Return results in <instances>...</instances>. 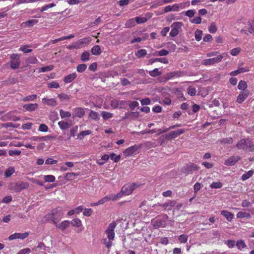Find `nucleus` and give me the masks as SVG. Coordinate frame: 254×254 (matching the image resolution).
<instances>
[{"label":"nucleus","mask_w":254,"mask_h":254,"mask_svg":"<svg viewBox=\"0 0 254 254\" xmlns=\"http://www.w3.org/2000/svg\"><path fill=\"white\" fill-rule=\"evenodd\" d=\"M236 147L239 150L254 152V144L249 138H243L239 140L236 144Z\"/></svg>","instance_id":"f257e3e1"},{"label":"nucleus","mask_w":254,"mask_h":254,"mask_svg":"<svg viewBox=\"0 0 254 254\" xmlns=\"http://www.w3.org/2000/svg\"><path fill=\"white\" fill-rule=\"evenodd\" d=\"M29 184L23 182H17L15 183H11L8 186V189L14 192H19L22 190L29 187Z\"/></svg>","instance_id":"f03ea898"},{"label":"nucleus","mask_w":254,"mask_h":254,"mask_svg":"<svg viewBox=\"0 0 254 254\" xmlns=\"http://www.w3.org/2000/svg\"><path fill=\"white\" fill-rule=\"evenodd\" d=\"M199 167L195 164L192 163H189L184 166L182 169V172L186 175L191 174L197 171Z\"/></svg>","instance_id":"7ed1b4c3"},{"label":"nucleus","mask_w":254,"mask_h":254,"mask_svg":"<svg viewBox=\"0 0 254 254\" xmlns=\"http://www.w3.org/2000/svg\"><path fill=\"white\" fill-rule=\"evenodd\" d=\"M117 226L116 222H112L110 223L105 231V233L107 235L108 239L110 240H113L115 238V229Z\"/></svg>","instance_id":"20e7f679"},{"label":"nucleus","mask_w":254,"mask_h":254,"mask_svg":"<svg viewBox=\"0 0 254 254\" xmlns=\"http://www.w3.org/2000/svg\"><path fill=\"white\" fill-rule=\"evenodd\" d=\"M133 185H126L122 187L121 191L116 194L117 198H121L124 195H129L133 191Z\"/></svg>","instance_id":"39448f33"},{"label":"nucleus","mask_w":254,"mask_h":254,"mask_svg":"<svg viewBox=\"0 0 254 254\" xmlns=\"http://www.w3.org/2000/svg\"><path fill=\"white\" fill-rule=\"evenodd\" d=\"M183 25V23L180 22H175L173 23L171 27L172 29L169 33V35L172 37H174L177 36L179 33V29H181Z\"/></svg>","instance_id":"423d86ee"},{"label":"nucleus","mask_w":254,"mask_h":254,"mask_svg":"<svg viewBox=\"0 0 254 254\" xmlns=\"http://www.w3.org/2000/svg\"><path fill=\"white\" fill-rule=\"evenodd\" d=\"M223 57L222 55H218L217 57L205 59L202 61V64L204 65H210L220 62Z\"/></svg>","instance_id":"0eeeda50"},{"label":"nucleus","mask_w":254,"mask_h":254,"mask_svg":"<svg viewBox=\"0 0 254 254\" xmlns=\"http://www.w3.org/2000/svg\"><path fill=\"white\" fill-rule=\"evenodd\" d=\"M185 132V129H179L177 130L170 131L165 135V138L167 139H171L175 138L180 135L183 134Z\"/></svg>","instance_id":"6e6552de"},{"label":"nucleus","mask_w":254,"mask_h":254,"mask_svg":"<svg viewBox=\"0 0 254 254\" xmlns=\"http://www.w3.org/2000/svg\"><path fill=\"white\" fill-rule=\"evenodd\" d=\"M176 204V201L175 200H169L168 202L163 203L162 204H160L159 203L157 204H155L152 206V207L155 208L156 206H161L164 210L168 208V210H171V208L173 207H175V204Z\"/></svg>","instance_id":"1a4fd4ad"},{"label":"nucleus","mask_w":254,"mask_h":254,"mask_svg":"<svg viewBox=\"0 0 254 254\" xmlns=\"http://www.w3.org/2000/svg\"><path fill=\"white\" fill-rule=\"evenodd\" d=\"M29 235V233L28 232H25L24 233H15L13 234L10 235L8 239L9 241H12L14 239H21L23 240L27 238Z\"/></svg>","instance_id":"9d476101"},{"label":"nucleus","mask_w":254,"mask_h":254,"mask_svg":"<svg viewBox=\"0 0 254 254\" xmlns=\"http://www.w3.org/2000/svg\"><path fill=\"white\" fill-rule=\"evenodd\" d=\"M51 212H52V215L55 217L57 222L61 219L63 215L62 209L60 207L54 208L52 209Z\"/></svg>","instance_id":"9b49d317"},{"label":"nucleus","mask_w":254,"mask_h":254,"mask_svg":"<svg viewBox=\"0 0 254 254\" xmlns=\"http://www.w3.org/2000/svg\"><path fill=\"white\" fill-rule=\"evenodd\" d=\"M117 199H118V198H117L116 194H110L108 195L103 197L102 198L100 199L98 201V203L101 205V204H103L105 203H106V202L109 201L111 200H112L113 201H115Z\"/></svg>","instance_id":"f8f14e48"},{"label":"nucleus","mask_w":254,"mask_h":254,"mask_svg":"<svg viewBox=\"0 0 254 254\" xmlns=\"http://www.w3.org/2000/svg\"><path fill=\"white\" fill-rule=\"evenodd\" d=\"M240 159V157L239 156H232L225 161L224 164L228 166H233Z\"/></svg>","instance_id":"ddd939ff"},{"label":"nucleus","mask_w":254,"mask_h":254,"mask_svg":"<svg viewBox=\"0 0 254 254\" xmlns=\"http://www.w3.org/2000/svg\"><path fill=\"white\" fill-rule=\"evenodd\" d=\"M153 228L158 229L160 227H165L166 222L164 220L157 219L156 220H152L151 221Z\"/></svg>","instance_id":"4468645a"},{"label":"nucleus","mask_w":254,"mask_h":254,"mask_svg":"<svg viewBox=\"0 0 254 254\" xmlns=\"http://www.w3.org/2000/svg\"><path fill=\"white\" fill-rule=\"evenodd\" d=\"M69 225L70 222L67 220H65L60 224L57 223L55 226L57 229H60L61 231H64L69 226Z\"/></svg>","instance_id":"2eb2a0df"},{"label":"nucleus","mask_w":254,"mask_h":254,"mask_svg":"<svg viewBox=\"0 0 254 254\" xmlns=\"http://www.w3.org/2000/svg\"><path fill=\"white\" fill-rule=\"evenodd\" d=\"M182 75L183 73L181 71H174L166 74L165 75V78L166 80H169L175 76L180 77Z\"/></svg>","instance_id":"dca6fc26"},{"label":"nucleus","mask_w":254,"mask_h":254,"mask_svg":"<svg viewBox=\"0 0 254 254\" xmlns=\"http://www.w3.org/2000/svg\"><path fill=\"white\" fill-rule=\"evenodd\" d=\"M249 94V92L247 90L241 92L237 97V102L239 103H242L248 97Z\"/></svg>","instance_id":"f3484780"},{"label":"nucleus","mask_w":254,"mask_h":254,"mask_svg":"<svg viewBox=\"0 0 254 254\" xmlns=\"http://www.w3.org/2000/svg\"><path fill=\"white\" fill-rule=\"evenodd\" d=\"M138 149V147L136 145L130 146L125 150L124 154L126 156H130L136 152Z\"/></svg>","instance_id":"a211bd4d"},{"label":"nucleus","mask_w":254,"mask_h":254,"mask_svg":"<svg viewBox=\"0 0 254 254\" xmlns=\"http://www.w3.org/2000/svg\"><path fill=\"white\" fill-rule=\"evenodd\" d=\"M38 105L37 103H30L25 104L23 106V108L25 109L26 111L32 112L35 111L36 109L38 108Z\"/></svg>","instance_id":"6ab92c4d"},{"label":"nucleus","mask_w":254,"mask_h":254,"mask_svg":"<svg viewBox=\"0 0 254 254\" xmlns=\"http://www.w3.org/2000/svg\"><path fill=\"white\" fill-rule=\"evenodd\" d=\"M42 102L44 104L51 106H55L57 105V101L55 99H48L44 98L42 99Z\"/></svg>","instance_id":"aec40b11"},{"label":"nucleus","mask_w":254,"mask_h":254,"mask_svg":"<svg viewBox=\"0 0 254 254\" xmlns=\"http://www.w3.org/2000/svg\"><path fill=\"white\" fill-rule=\"evenodd\" d=\"M77 77V74L75 72L72 73V74H70L66 76H65L64 78V81L65 83H68L72 82L74 79H75Z\"/></svg>","instance_id":"412c9836"},{"label":"nucleus","mask_w":254,"mask_h":254,"mask_svg":"<svg viewBox=\"0 0 254 254\" xmlns=\"http://www.w3.org/2000/svg\"><path fill=\"white\" fill-rule=\"evenodd\" d=\"M221 213L229 221H231L233 218V214L227 210H223L221 211Z\"/></svg>","instance_id":"4be33fe9"},{"label":"nucleus","mask_w":254,"mask_h":254,"mask_svg":"<svg viewBox=\"0 0 254 254\" xmlns=\"http://www.w3.org/2000/svg\"><path fill=\"white\" fill-rule=\"evenodd\" d=\"M85 114L84 110L81 108H77L74 109V115L79 118L82 117Z\"/></svg>","instance_id":"5701e85b"},{"label":"nucleus","mask_w":254,"mask_h":254,"mask_svg":"<svg viewBox=\"0 0 254 254\" xmlns=\"http://www.w3.org/2000/svg\"><path fill=\"white\" fill-rule=\"evenodd\" d=\"M91 51L92 55L96 56H98L101 53V48L98 45H95L93 47Z\"/></svg>","instance_id":"b1692460"},{"label":"nucleus","mask_w":254,"mask_h":254,"mask_svg":"<svg viewBox=\"0 0 254 254\" xmlns=\"http://www.w3.org/2000/svg\"><path fill=\"white\" fill-rule=\"evenodd\" d=\"M237 217L239 218H246L250 219L251 218V215L249 213L239 211L237 214Z\"/></svg>","instance_id":"393cba45"},{"label":"nucleus","mask_w":254,"mask_h":254,"mask_svg":"<svg viewBox=\"0 0 254 254\" xmlns=\"http://www.w3.org/2000/svg\"><path fill=\"white\" fill-rule=\"evenodd\" d=\"M27 64H37L39 62L37 58L34 56L29 57L25 59Z\"/></svg>","instance_id":"a878e982"},{"label":"nucleus","mask_w":254,"mask_h":254,"mask_svg":"<svg viewBox=\"0 0 254 254\" xmlns=\"http://www.w3.org/2000/svg\"><path fill=\"white\" fill-rule=\"evenodd\" d=\"M249 71V70L246 69L245 68L239 67L237 70H234V71L231 72L230 74L231 75H232V76H236V75H238L239 73H244V72H245L246 71Z\"/></svg>","instance_id":"bb28decb"},{"label":"nucleus","mask_w":254,"mask_h":254,"mask_svg":"<svg viewBox=\"0 0 254 254\" xmlns=\"http://www.w3.org/2000/svg\"><path fill=\"white\" fill-rule=\"evenodd\" d=\"M147 55V51L145 49H140L135 52V55L138 58H140L144 57Z\"/></svg>","instance_id":"cd10ccee"},{"label":"nucleus","mask_w":254,"mask_h":254,"mask_svg":"<svg viewBox=\"0 0 254 254\" xmlns=\"http://www.w3.org/2000/svg\"><path fill=\"white\" fill-rule=\"evenodd\" d=\"M45 218L47 221H51L53 223L55 224V225L57 223V221L56 220L55 217H54V216L52 215L51 212L45 215Z\"/></svg>","instance_id":"c85d7f7f"},{"label":"nucleus","mask_w":254,"mask_h":254,"mask_svg":"<svg viewBox=\"0 0 254 254\" xmlns=\"http://www.w3.org/2000/svg\"><path fill=\"white\" fill-rule=\"evenodd\" d=\"M58 125L60 128L62 130H64L70 127V125L66 122L60 121L58 123Z\"/></svg>","instance_id":"c756f323"},{"label":"nucleus","mask_w":254,"mask_h":254,"mask_svg":"<svg viewBox=\"0 0 254 254\" xmlns=\"http://www.w3.org/2000/svg\"><path fill=\"white\" fill-rule=\"evenodd\" d=\"M70 224L73 227H79L81 225V221L79 218H76L72 220Z\"/></svg>","instance_id":"7c9ffc66"},{"label":"nucleus","mask_w":254,"mask_h":254,"mask_svg":"<svg viewBox=\"0 0 254 254\" xmlns=\"http://www.w3.org/2000/svg\"><path fill=\"white\" fill-rule=\"evenodd\" d=\"M101 114L104 120L106 121L113 117V114L111 113L102 111Z\"/></svg>","instance_id":"2f4dec72"},{"label":"nucleus","mask_w":254,"mask_h":254,"mask_svg":"<svg viewBox=\"0 0 254 254\" xmlns=\"http://www.w3.org/2000/svg\"><path fill=\"white\" fill-rule=\"evenodd\" d=\"M20 61H10V66L12 69H18L20 66Z\"/></svg>","instance_id":"473e14b6"},{"label":"nucleus","mask_w":254,"mask_h":254,"mask_svg":"<svg viewBox=\"0 0 254 254\" xmlns=\"http://www.w3.org/2000/svg\"><path fill=\"white\" fill-rule=\"evenodd\" d=\"M79 175V173H73V172L67 173L66 174L64 178L65 180H72L74 179L75 176H78Z\"/></svg>","instance_id":"72a5a7b5"},{"label":"nucleus","mask_w":254,"mask_h":254,"mask_svg":"<svg viewBox=\"0 0 254 254\" xmlns=\"http://www.w3.org/2000/svg\"><path fill=\"white\" fill-rule=\"evenodd\" d=\"M89 56L90 53L89 52L85 51L84 52L81 56V60L85 62L89 60Z\"/></svg>","instance_id":"f704fd0d"},{"label":"nucleus","mask_w":254,"mask_h":254,"mask_svg":"<svg viewBox=\"0 0 254 254\" xmlns=\"http://www.w3.org/2000/svg\"><path fill=\"white\" fill-rule=\"evenodd\" d=\"M221 144H231L233 142V139L232 137L222 138L218 140Z\"/></svg>","instance_id":"c9c22d12"},{"label":"nucleus","mask_w":254,"mask_h":254,"mask_svg":"<svg viewBox=\"0 0 254 254\" xmlns=\"http://www.w3.org/2000/svg\"><path fill=\"white\" fill-rule=\"evenodd\" d=\"M15 170L14 168L12 167H10L8 169L6 170L4 173V176L6 178H8L11 176V175L14 173Z\"/></svg>","instance_id":"e433bc0d"},{"label":"nucleus","mask_w":254,"mask_h":254,"mask_svg":"<svg viewBox=\"0 0 254 254\" xmlns=\"http://www.w3.org/2000/svg\"><path fill=\"white\" fill-rule=\"evenodd\" d=\"M89 116L91 119L94 120H99L100 119L98 113L92 110L90 111Z\"/></svg>","instance_id":"4c0bfd02"},{"label":"nucleus","mask_w":254,"mask_h":254,"mask_svg":"<svg viewBox=\"0 0 254 254\" xmlns=\"http://www.w3.org/2000/svg\"><path fill=\"white\" fill-rule=\"evenodd\" d=\"M254 173V171L252 170L249 171L246 174H244L242 176V180L243 181H245L249 179L251 177H252Z\"/></svg>","instance_id":"58836bf2"},{"label":"nucleus","mask_w":254,"mask_h":254,"mask_svg":"<svg viewBox=\"0 0 254 254\" xmlns=\"http://www.w3.org/2000/svg\"><path fill=\"white\" fill-rule=\"evenodd\" d=\"M202 31L200 30H196L194 33L195 39L197 41H199L202 38Z\"/></svg>","instance_id":"ea45409f"},{"label":"nucleus","mask_w":254,"mask_h":254,"mask_svg":"<svg viewBox=\"0 0 254 254\" xmlns=\"http://www.w3.org/2000/svg\"><path fill=\"white\" fill-rule=\"evenodd\" d=\"M29 47H30V46L28 45H25L22 46L19 48V50L22 51L24 53H30L32 51V49H28V48Z\"/></svg>","instance_id":"a19ab883"},{"label":"nucleus","mask_w":254,"mask_h":254,"mask_svg":"<svg viewBox=\"0 0 254 254\" xmlns=\"http://www.w3.org/2000/svg\"><path fill=\"white\" fill-rule=\"evenodd\" d=\"M1 126H2V127H5V128H8V127L17 128L18 127L19 125L14 124L12 123L9 122V123H6L5 124H2L1 125Z\"/></svg>","instance_id":"79ce46f5"},{"label":"nucleus","mask_w":254,"mask_h":254,"mask_svg":"<svg viewBox=\"0 0 254 254\" xmlns=\"http://www.w3.org/2000/svg\"><path fill=\"white\" fill-rule=\"evenodd\" d=\"M58 97L59 98L61 101L65 100L67 101L70 99V96L64 93L59 94L58 95Z\"/></svg>","instance_id":"37998d69"},{"label":"nucleus","mask_w":254,"mask_h":254,"mask_svg":"<svg viewBox=\"0 0 254 254\" xmlns=\"http://www.w3.org/2000/svg\"><path fill=\"white\" fill-rule=\"evenodd\" d=\"M60 114L62 119L68 118L71 116V114L70 112L67 111H64L62 109L60 110Z\"/></svg>","instance_id":"c03bdc74"},{"label":"nucleus","mask_w":254,"mask_h":254,"mask_svg":"<svg viewBox=\"0 0 254 254\" xmlns=\"http://www.w3.org/2000/svg\"><path fill=\"white\" fill-rule=\"evenodd\" d=\"M89 42L88 38H85L79 40L76 42L77 45L79 46V48L81 47L84 44H87Z\"/></svg>","instance_id":"a18cd8bd"},{"label":"nucleus","mask_w":254,"mask_h":254,"mask_svg":"<svg viewBox=\"0 0 254 254\" xmlns=\"http://www.w3.org/2000/svg\"><path fill=\"white\" fill-rule=\"evenodd\" d=\"M91 133V131L89 130L82 131L78 134L77 138L79 139H82L84 136L90 134Z\"/></svg>","instance_id":"49530a36"},{"label":"nucleus","mask_w":254,"mask_h":254,"mask_svg":"<svg viewBox=\"0 0 254 254\" xmlns=\"http://www.w3.org/2000/svg\"><path fill=\"white\" fill-rule=\"evenodd\" d=\"M247 88V84L246 81L241 80L238 85V88L240 90H245Z\"/></svg>","instance_id":"de8ad7c7"},{"label":"nucleus","mask_w":254,"mask_h":254,"mask_svg":"<svg viewBox=\"0 0 254 254\" xmlns=\"http://www.w3.org/2000/svg\"><path fill=\"white\" fill-rule=\"evenodd\" d=\"M87 68V65L84 64H78L76 67V70L78 72H83Z\"/></svg>","instance_id":"09e8293b"},{"label":"nucleus","mask_w":254,"mask_h":254,"mask_svg":"<svg viewBox=\"0 0 254 254\" xmlns=\"http://www.w3.org/2000/svg\"><path fill=\"white\" fill-rule=\"evenodd\" d=\"M236 245L239 250H241L242 249L245 248L247 247L244 241L241 240L238 241L236 244Z\"/></svg>","instance_id":"8fccbe9b"},{"label":"nucleus","mask_w":254,"mask_h":254,"mask_svg":"<svg viewBox=\"0 0 254 254\" xmlns=\"http://www.w3.org/2000/svg\"><path fill=\"white\" fill-rule=\"evenodd\" d=\"M44 179L46 182L53 183L55 181V177L53 175H45Z\"/></svg>","instance_id":"3c124183"},{"label":"nucleus","mask_w":254,"mask_h":254,"mask_svg":"<svg viewBox=\"0 0 254 254\" xmlns=\"http://www.w3.org/2000/svg\"><path fill=\"white\" fill-rule=\"evenodd\" d=\"M222 184L220 182H213L210 187L212 189H220L222 187Z\"/></svg>","instance_id":"603ef678"},{"label":"nucleus","mask_w":254,"mask_h":254,"mask_svg":"<svg viewBox=\"0 0 254 254\" xmlns=\"http://www.w3.org/2000/svg\"><path fill=\"white\" fill-rule=\"evenodd\" d=\"M53 67H54L53 65H49V66L42 67H41L39 69V72H45L49 71L52 70L53 69Z\"/></svg>","instance_id":"864d4df0"},{"label":"nucleus","mask_w":254,"mask_h":254,"mask_svg":"<svg viewBox=\"0 0 254 254\" xmlns=\"http://www.w3.org/2000/svg\"><path fill=\"white\" fill-rule=\"evenodd\" d=\"M188 93L191 96H194L196 94V89L192 86H189L187 89Z\"/></svg>","instance_id":"5fc2aeb1"},{"label":"nucleus","mask_w":254,"mask_h":254,"mask_svg":"<svg viewBox=\"0 0 254 254\" xmlns=\"http://www.w3.org/2000/svg\"><path fill=\"white\" fill-rule=\"evenodd\" d=\"M102 243L104 244L108 249H110L112 245V240H110L109 239L107 240L106 238L102 240Z\"/></svg>","instance_id":"6e6d98bb"},{"label":"nucleus","mask_w":254,"mask_h":254,"mask_svg":"<svg viewBox=\"0 0 254 254\" xmlns=\"http://www.w3.org/2000/svg\"><path fill=\"white\" fill-rule=\"evenodd\" d=\"M36 98H37V95L35 94L32 95H29V96L25 97L23 99V101H24L25 102L32 101H34V100H35L36 99Z\"/></svg>","instance_id":"4d7b16f0"},{"label":"nucleus","mask_w":254,"mask_h":254,"mask_svg":"<svg viewBox=\"0 0 254 254\" xmlns=\"http://www.w3.org/2000/svg\"><path fill=\"white\" fill-rule=\"evenodd\" d=\"M110 157L112 160H113L115 162H118L121 159V156L120 155H116L114 153H112L110 154Z\"/></svg>","instance_id":"13d9d810"},{"label":"nucleus","mask_w":254,"mask_h":254,"mask_svg":"<svg viewBox=\"0 0 254 254\" xmlns=\"http://www.w3.org/2000/svg\"><path fill=\"white\" fill-rule=\"evenodd\" d=\"M149 74L152 77H156L161 74V72L159 71L158 69L156 68L153 70L149 72Z\"/></svg>","instance_id":"bf43d9fd"},{"label":"nucleus","mask_w":254,"mask_h":254,"mask_svg":"<svg viewBox=\"0 0 254 254\" xmlns=\"http://www.w3.org/2000/svg\"><path fill=\"white\" fill-rule=\"evenodd\" d=\"M135 20L134 18L129 19L126 23V25L128 27H132L135 25Z\"/></svg>","instance_id":"052dcab7"},{"label":"nucleus","mask_w":254,"mask_h":254,"mask_svg":"<svg viewBox=\"0 0 254 254\" xmlns=\"http://www.w3.org/2000/svg\"><path fill=\"white\" fill-rule=\"evenodd\" d=\"M188 236L186 235H181L179 238L178 240L181 243H185L188 241Z\"/></svg>","instance_id":"680f3d73"},{"label":"nucleus","mask_w":254,"mask_h":254,"mask_svg":"<svg viewBox=\"0 0 254 254\" xmlns=\"http://www.w3.org/2000/svg\"><path fill=\"white\" fill-rule=\"evenodd\" d=\"M135 21L138 24L143 23L147 21L146 17H136L135 18Z\"/></svg>","instance_id":"e2e57ef3"},{"label":"nucleus","mask_w":254,"mask_h":254,"mask_svg":"<svg viewBox=\"0 0 254 254\" xmlns=\"http://www.w3.org/2000/svg\"><path fill=\"white\" fill-rule=\"evenodd\" d=\"M49 128L47 125L45 124H41L39 127L38 130L42 132H47L48 131Z\"/></svg>","instance_id":"0e129e2a"},{"label":"nucleus","mask_w":254,"mask_h":254,"mask_svg":"<svg viewBox=\"0 0 254 254\" xmlns=\"http://www.w3.org/2000/svg\"><path fill=\"white\" fill-rule=\"evenodd\" d=\"M217 29V27L214 22H212L210 27H209L208 30L209 32L211 33H214L216 32Z\"/></svg>","instance_id":"69168bd1"},{"label":"nucleus","mask_w":254,"mask_h":254,"mask_svg":"<svg viewBox=\"0 0 254 254\" xmlns=\"http://www.w3.org/2000/svg\"><path fill=\"white\" fill-rule=\"evenodd\" d=\"M48 87L50 88H58L60 87V85L57 81H52L48 84Z\"/></svg>","instance_id":"338daca9"},{"label":"nucleus","mask_w":254,"mask_h":254,"mask_svg":"<svg viewBox=\"0 0 254 254\" xmlns=\"http://www.w3.org/2000/svg\"><path fill=\"white\" fill-rule=\"evenodd\" d=\"M38 22V20L36 19L29 20L25 22V24L28 27H31L34 24H37Z\"/></svg>","instance_id":"774afa93"}]
</instances>
